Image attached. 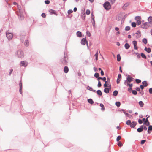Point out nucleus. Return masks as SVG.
Instances as JSON below:
<instances>
[{
    "label": "nucleus",
    "mask_w": 152,
    "mask_h": 152,
    "mask_svg": "<svg viewBox=\"0 0 152 152\" xmlns=\"http://www.w3.org/2000/svg\"><path fill=\"white\" fill-rule=\"evenodd\" d=\"M102 86V84L100 81H98V84L97 86L98 87H100Z\"/></svg>",
    "instance_id": "8fccbe9b"
},
{
    "label": "nucleus",
    "mask_w": 152,
    "mask_h": 152,
    "mask_svg": "<svg viewBox=\"0 0 152 152\" xmlns=\"http://www.w3.org/2000/svg\"><path fill=\"white\" fill-rule=\"evenodd\" d=\"M81 43L83 45H86V43L88 48V43L86 38H83L82 39L81 41Z\"/></svg>",
    "instance_id": "6e6552de"
},
{
    "label": "nucleus",
    "mask_w": 152,
    "mask_h": 152,
    "mask_svg": "<svg viewBox=\"0 0 152 152\" xmlns=\"http://www.w3.org/2000/svg\"><path fill=\"white\" fill-rule=\"evenodd\" d=\"M148 23L146 22L144 23L142 25L140 26V27L144 28V29H147L148 28L149 26L148 25Z\"/></svg>",
    "instance_id": "423d86ee"
},
{
    "label": "nucleus",
    "mask_w": 152,
    "mask_h": 152,
    "mask_svg": "<svg viewBox=\"0 0 152 152\" xmlns=\"http://www.w3.org/2000/svg\"><path fill=\"white\" fill-rule=\"evenodd\" d=\"M41 16L43 18H45L46 17V14L45 13H43L41 14Z\"/></svg>",
    "instance_id": "4d7b16f0"
},
{
    "label": "nucleus",
    "mask_w": 152,
    "mask_h": 152,
    "mask_svg": "<svg viewBox=\"0 0 152 152\" xmlns=\"http://www.w3.org/2000/svg\"><path fill=\"white\" fill-rule=\"evenodd\" d=\"M131 120H128L126 122V124L128 126H130L131 125Z\"/></svg>",
    "instance_id": "e433bc0d"
},
{
    "label": "nucleus",
    "mask_w": 152,
    "mask_h": 152,
    "mask_svg": "<svg viewBox=\"0 0 152 152\" xmlns=\"http://www.w3.org/2000/svg\"><path fill=\"white\" fill-rule=\"evenodd\" d=\"M117 61H120L121 60V57L119 54H118L117 55Z\"/></svg>",
    "instance_id": "cd10ccee"
},
{
    "label": "nucleus",
    "mask_w": 152,
    "mask_h": 152,
    "mask_svg": "<svg viewBox=\"0 0 152 152\" xmlns=\"http://www.w3.org/2000/svg\"><path fill=\"white\" fill-rule=\"evenodd\" d=\"M135 54L137 55V58H140V55L139 53H135Z\"/></svg>",
    "instance_id": "680f3d73"
},
{
    "label": "nucleus",
    "mask_w": 152,
    "mask_h": 152,
    "mask_svg": "<svg viewBox=\"0 0 152 152\" xmlns=\"http://www.w3.org/2000/svg\"><path fill=\"white\" fill-rule=\"evenodd\" d=\"M18 11H17L16 12L18 16V18L20 20H22L24 19V16L23 15V12L20 9L21 7L20 6L18 5Z\"/></svg>",
    "instance_id": "f257e3e1"
},
{
    "label": "nucleus",
    "mask_w": 152,
    "mask_h": 152,
    "mask_svg": "<svg viewBox=\"0 0 152 152\" xmlns=\"http://www.w3.org/2000/svg\"><path fill=\"white\" fill-rule=\"evenodd\" d=\"M107 81L108 82V83H107L108 85H109V83L110 84V78L108 77H107Z\"/></svg>",
    "instance_id": "e2e57ef3"
},
{
    "label": "nucleus",
    "mask_w": 152,
    "mask_h": 152,
    "mask_svg": "<svg viewBox=\"0 0 152 152\" xmlns=\"http://www.w3.org/2000/svg\"><path fill=\"white\" fill-rule=\"evenodd\" d=\"M45 3L46 4H48L50 3V1L49 0H45Z\"/></svg>",
    "instance_id": "13d9d810"
},
{
    "label": "nucleus",
    "mask_w": 152,
    "mask_h": 152,
    "mask_svg": "<svg viewBox=\"0 0 152 152\" xmlns=\"http://www.w3.org/2000/svg\"><path fill=\"white\" fill-rule=\"evenodd\" d=\"M139 104L140 106V107H143V106L144 103L142 101H140L139 102Z\"/></svg>",
    "instance_id": "f704fd0d"
},
{
    "label": "nucleus",
    "mask_w": 152,
    "mask_h": 152,
    "mask_svg": "<svg viewBox=\"0 0 152 152\" xmlns=\"http://www.w3.org/2000/svg\"><path fill=\"white\" fill-rule=\"evenodd\" d=\"M73 11L71 10H69L68 11V14L69 15L73 12Z\"/></svg>",
    "instance_id": "5fc2aeb1"
},
{
    "label": "nucleus",
    "mask_w": 152,
    "mask_h": 152,
    "mask_svg": "<svg viewBox=\"0 0 152 152\" xmlns=\"http://www.w3.org/2000/svg\"><path fill=\"white\" fill-rule=\"evenodd\" d=\"M86 88L88 90H89L91 91H93V92H96V91L95 90H94L91 87H90L89 86H87V87Z\"/></svg>",
    "instance_id": "2eb2a0df"
},
{
    "label": "nucleus",
    "mask_w": 152,
    "mask_h": 152,
    "mask_svg": "<svg viewBox=\"0 0 152 152\" xmlns=\"http://www.w3.org/2000/svg\"><path fill=\"white\" fill-rule=\"evenodd\" d=\"M124 47L126 49H128L130 47L129 45L127 43L125 44Z\"/></svg>",
    "instance_id": "4be33fe9"
},
{
    "label": "nucleus",
    "mask_w": 152,
    "mask_h": 152,
    "mask_svg": "<svg viewBox=\"0 0 152 152\" xmlns=\"http://www.w3.org/2000/svg\"><path fill=\"white\" fill-rule=\"evenodd\" d=\"M152 131V125H150L148 126V129L147 132L148 134L151 133V131Z\"/></svg>",
    "instance_id": "f3484780"
},
{
    "label": "nucleus",
    "mask_w": 152,
    "mask_h": 152,
    "mask_svg": "<svg viewBox=\"0 0 152 152\" xmlns=\"http://www.w3.org/2000/svg\"><path fill=\"white\" fill-rule=\"evenodd\" d=\"M6 36L8 40H11L12 38L13 35L11 33L7 32L6 33Z\"/></svg>",
    "instance_id": "0eeeda50"
},
{
    "label": "nucleus",
    "mask_w": 152,
    "mask_h": 152,
    "mask_svg": "<svg viewBox=\"0 0 152 152\" xmlns=\"http://www.w3.org/2000/svg\"><path fill=\"white\" fill-rule=\"evenodd\" d=\"M19 92L20 94H22V83L21 81H20L19 83Z\"/></svg>",
    "instance_id": "9d476101"
},
{
    "label": "nucleus",
    "mask_w": 152,
    "mask_h": 152,
    "mask_svg": "<svg viewBox=\"0 0 152 152\" xmlns=\"http://www.w3.org/2000/svg\"><path fill=\"white\" fill-rule=\"evenodd\" d=\"M150 122L149 121H148V122H143V125H145V126H149V125H150Z\"/></svg>",
    "instance_id": "58836bf2"
},
{
    "label": "nucleus",
    "mask_w": 152,
    "mask_h": 152,
    "mask_svg": "<svg viewBox=\"0 0 152 152\" xmlns=\"http://www.w3.org/2000/svg\"><path fill=\"white\" fill-rule=\"evenodd\" d=\"M121 137L120 135L118 136L116 138V141L117 142L119 141V140L121 139Z\"/></svg>",
    "instance_id": "de8ad7c7"
},
{
    "label": "nucleus",
    "mask_w": 152,
    "mask_h": 152,
    "mask_svg": "<svg viewBox=\"0 0 152 152\" xmlns=\"http://www.w3.org/2000/svg\"><path fill=\"white\" fill-rule=\"evenodd\" d=\"M13 70L12 69H10V72H9V75H10V76L11 75L12 72H13Z\"/></svg>",
    "instance_id": "774afa93"
},
{
    "label": "nucleus",
    "mask_w": 152,
    "mask_h": 152,
    "mask_svg": "<svg viewBox=\"0 0 152 152\" xmlns=\"http://www.w3.org/2000/svg\"><path fill=\"white\" fill-rule=\"evenodd\" d=\"M91 12L89 10H87L86 12V14L87 15H89L90 13Z\"/></svg>",
    "instance_id": "3c124183"
},
{
    "label": "nucleus",
    "mask_w": 152,
    "mask_h": 152,
    "mask_svg": "<svg viewBox=\"0 0 152 152\" xmlns=\"http://www.w3.org/2000/svg\"><path fill=\"white\" fill-rule=\"evenodd\" d=\"M143 131V128L142 126V125H141L140 127L137 128V131L139 132L140 133L142 132Z\"/></svg>",
    "instance_id": "4468645a"
},
{
    "label": "nucleus",
    "mask_w": 152,
    "mask_h": 152,
    "mask_svg": "<svg viewBox=\"0 0 152 152\" xmlns=\"http://www.w3.org/2000/svg\"><path fill=\"white\" fill-rule=\"evenodd\" d=\"M141 56L144 59H146L147 57L146 55L143 53H141Z\"/></svg>",
    "instance_id": "72a5a7b5"
},
{
    "label": "nucleus",
    "mask_w": 152,
    "mask_h": 152,
    "mask_svg": "<svg viewBox=\"0 0 152 152\" xmlns=\"http://www.w3.org/2000/svg\"><path fill=\"white\" fill-rule=\"evenodd\" d=\"M128 91L130 92L131 91H132V90H133L132 89V88H130V87H129L128 88Z\"/></svg>",
    "instance_id": "0e129e2a"
},
{
    "label": "nucleus",
    "mask_w": 152,
    "mask_h": 152,
    "mask_svg": "<svg viewBox=\"0 0 152 152\" xmlns=\"http://www.w3.org/2000/svg\"><path fill=\"white\" fill-rule=\"evenodd\" d=\"M88 101L89 103L91 104H93L94 103L93 100L91 98L88 99Z\"/></svg>",
    "instance_id": "bb28decb"
},
{
    "label": "nucleus",
    "mask_w": 152,
    "mask_h": 152,
    "mask_svg": "<svg viewBox=\"0 0 152 152\" xmlns=\"http://www.w3.org/2000/svg\"><path fill=\"white\" fill-rule=\"evenodd\" d=\"M69 71V68L68 66H64V72L65 73H67Z\"/></svg>",
    "instance_id": "dca6fc26"
},
{
    "label": "nucleus",
    "mask_w": 152,
    "mask_h": 152,
    "mask_svg": "<svg viewBox=\"0 0 152 152\" xmlns=\"http://www.w3.org/2000/svg\"><path fill=\"white\" fill-rule=\"evenodd\" d=\"M132 43L134 46H136L137 44V42L135 40H134L132 41Z\"/></svg>",
    "instance_id": "49530a36"
},
{
    "label": "nucleus",
    "mask_w": 152,
    "mask_h": 152,
    "mask_svg": "<svg viewBox=\"0 0 152 152\" xmlns=\"http://www.w3.org/2000/svg\"><path fill=\"white\" fill-rule=\"evenodd\" d=\"M127 76H128V77L126 78V80L129 83H130L133 81V79L132 77H129V75H128Z\"/></svg>",
    "instance_id": "ddd939ff"
},
{
    "label": "nucleus",
    "mask_w": 152,
    "mask_h": 152,
    "mask_svg": "<svg viewBox=\"0 0 152 152\" xmlns=\"http://www.w3.org/2000/svg\"><path fill=\"white\" fill-rule=\"evenodd\" d=\"M132 92L133 94L134 95H136L137 94V92L136 90H132Z\"/></svg>",
    "instance_id": "a18cd8bd"
},
{
    "label": "nucleus",
    "mask_w": 152,
    "mask_h": 152,
    "mask_svg": "<svg viewBox=\"0 0 152 152\" xmlns=\"http://www.w3.org/2000/svg\"><path fill=\"white\" fill-rule=\"evenodd\" d=\"M135 81L137 84H139L141 82V80L140 79H135Z\"/></svg>",
    "instance_id": "79ce46f5"
},
{
    "label": "nucleus",
    "mask_w": 152,
    "mask_h": 152,
    "mask_svg": "<svg viewBox=\"0 0 152 152\" xmlns=\"http://www.w3.org/2000/svg\"><path fill=\"white\" fill-rule=\"evenodd\" d=\"M118 94V91L117 90H115L113 92V94L114 96H116Z\"/></svg>",
    "instance_id": "393cba45"
},
{
    "label": "nucleus",
    "mask_w": 152,
    "mask_h": 152,
    "mask_svg": "<svg viewBox=\"0 0 152 152\" xmlns=\"http://www.w3.org/2000/svg\"><path fill=\"white\" fill-rule=\"evenodd\" d=\"M135 19L137 21L140 20L141 19V18L140 16H137L135 17Z\"/></svg>",
    "instance_id": "c756f323"
},
{
    "label": "nucleus",
    "mask_w": 152,
    "mask_h": 152,
    "mask_svg": "<svg viewBox=\"0 0 152 152\" xmlns=\"http://www.w3.org/2000/svg\"><path fill=\"white\" fill-rule=\"evenodd\" d=\"M144 50L148 53H150L151 51V49L150 48H147L145 47L144 48Z\"/></svg>",
    "instance_id": "a211bd4d"
},
{
    "label": "nucleus",
    "mask_w": 152,
    "mask_h": 152,
    "mask_svg": "<svg viewBox=\"0 0 152 152\" xmlns=\"http://www.w3.org/2000/svg\"><path fill=\"white\" fill-rule=\"evenodd\" d=\"M49 12L50 13V14L57 15V14L56 13V12L55 11L53 10H50L49 11Z\"/></svg>",
    "instance_id": "b1692460"
},
{
    "label": "nucleus",
    "mask_w": 152,
    "mask_h": 152,
    "mask_svg": "<svg viewBox=\"0 0 152 152\" xmlns=\"http://www.w3.org/2000/svg\"><path fill=\"white\" fill-rule=\"evenodd\" d=\"M142 42L145 44H146L147 43V39L145 38H144L142 40Z\"/></svg>",
    "instance_id": "4c0bfd02"
},
{
    "label": "nucleus",
    "mask_w": 152,
    "mask_h": 152,
    "mask_svg": "<svg viewBox=\"0 0 152 152\" xmlns=\"http://www.w3.org/2000/svg\"><path fill=\"white\" fill-rule=\"evenodd\" d=\"M103 7L106 10H108L111 8V6L109 2L106 1L103 4Z\"/></svg>",
    "instance_id": "7ed1b4c3"
},
{
    "label": "nucleus",
    "mask_w": 152,
    "mask_h": 152,
    "mask_svg": "<svg viewBox=\"0 0 152 152\" xmlns=\"http://www.w3.org/2000/svg\"><path fill=\"white\" fill-rule=\"evenodd\" d=\"M137 124V122L135 121H133L132 122L131 125L130 126L131 128H134Z\"/></svg>",
    "instance_id": "1a4fd4ad"
},
{
    "label": "nucleus",
    "mask_w": 152,
    "mask_h": 152,
    "mask_svg": "<svg viewBox=\"0 0 152 152\" xmlns=\"http://www.w3.org/2000/svg\"><path fill=\"white\" fill-rule=\"evenodd\" d=\"M135 90L136 91H140V87H136L135 88Z\"/></svg>",
    "instance_id": "bf43d9fd"
},
{
    "label": "nucleus",
    "mask_w": 152,
    "mask_h": 152,
    "mask_svg": "<svg viewBox=\"0 0 152 152\" xmlns=\"http://www.w3.org/2000/svg\"><path fill=\"white\" fill-rule=\"evenodd\" d=\"M100 106L101 107V110L102 111H104L105 110V108L103 104L102 103H100Z\"/></svg>",
    "instance_id": "7c9ffc66"
},
{
    "label": "nucleus",
    "mask_w": 152,
    "mask_h": 152,
    "mask_svg": "<svg viewBox=\"0 0 152 152\" xmlns=\"http://www.w3.org/2000/svg\"><path fill=\"white\" fill-rule=\"evenodd\" d=\"M149 92L150 94H152V88H150L149 89Z\"/></svg>",
    "instance_id": "338daca9"
},
{
    "label": "nucleus",
    "mask_w": 152,
    "mask_h": 152,
    "mask_svg": "<svg viewBox=\"0 0 152 152\" xmlns=\"http://www.w3.org/2000/svg\"><path fill=\"white\" fill-rule=\"evenodd\" d=\"M138 122L139 124H141L142 123V120L140 119H139L138 120Z\"/></svg>",
    "instance_id": "69168bd1"
},
{
    "label": "nucleus",
    "mask_w": 152,
    "mask_h": 152,
    "mask_svg": "<svg viewBox=\"0 0 152 152\" xmlns=\"http://www.w3.org/2000/svg\"><path fill=\"white\" fill-rule=\"evenodd\" d=\"M97 94L99 96H101L102 95V93L101 91L100 90H98L97 91H96V92Z\"/></svg>",
    "instance_id": "5701e85b"
},
{
    "label": "nucleus",
    "mask_w": 152,
    "mask_h": 152,
    "mask_svg": "<svg viewBox=\"0 0 152 152\" xmlns=\"http://www.w3.org/2000/svg\"><path fill=\"white\" fill-rule=\"evenodd\" d=\"M117 145L121 147V146H122L123 144L121 143V142L120 141H118V142Z\"/></svg>",
    "instance_id": "c03bdc74"
},
{
    "label": "nucleus",
    "mask_w": 152,
    "mask_h": 152,
    "mask_svg": "<svg viewBox=\"0 0 152 152\" xmlns=\"http://www.w3.org/2000/svg\"><path fill=\"white\" fill-rule=\"evenodd\" d=\"M144 87H145V86L142 85H140V89H141L142 90L144 88Z\"/></svg>",
    "instance_id": "6e6d98bb"
},
{
    "label": "nucleus",
    "mask_w": 152,
    "mask_h": 152,
    "mask_svg": "<svg viewBox=\"0 0 152 152\" xmlns=\"http://www.w3.org/2000/svg\"><path fill=\"white\" fill-rule=\"evenodd\" d=\"M142 85L145 86V87H146L148 86V84L147 83V82L145 80L143 81L142 82Z\"/></svg>",
    "instance_id": "6ab92c4d"
},
{
    "label": "nucleus",
    "mask_w": 152,
    "mask_h": 152,
    "mask_svg": "<svg viewBox=\"0 0 152 152\" xmlns=\"http://www.w3.org/2000/svg\"><path fill=\"white\" fill-rule=\"evenodd\" d=\"M127 85L129 86V87L132 88L133 86V84L132 83L130 84L128 83H127Z\"/></svg>",
    "instance_id": "052dcab7"
},
{
    "label": "nucleus",
    "mask_w": 152,
    "mask_h": 152,
    "mask_svg": "<svg viewBox=\"0 0 152 152\" xmlns=\"http://www.w3.org/2000/svg\"><path fill=\"white\" fill-rule=\"evenodd\" d=\"M28 62L26 61H20V66H23L26 67L28 65Z\"/></svg>",
    "instance_id": "39448f33"
},
{
    "label": "nucleus",
    "mask_w": 152,
    "mask_h": 152,
    "mask_svg": "<svg viewBox=\"0 0 152 152\" xmlns=\"http://www.w3.org/2000/svg\"><path fill=\"white\" fill-rule=\"evenodd\" d=\"M129 4L128 3H125L123 7V9L124 10H125L127 7L129 5Z\"/></svg>",
    "instance_id": "aec40b11"
},
{
    "label": "nucleus",
    "mask_w": 152,
    "mask_h": 152,
    "mask_svg": "<svg viewBox=\"0 0 152 152\" xmlns=\"http://www.w3.org/2000/svg\"><path fill=\"white\" fill-rule=\"evenodd\" d=\"M24 45L25 46L27 47L29 45V41L28 40H26L24 42Z\"/></svg>",
    "instance_id": "2f4dec72"
},
{
    "label": "nucleus",
    "mask_w": 152,
    "mask_h": 152,
    "mask_svg": "<svg viewBox=\"0 0 152 152\" xmlns=\"http://www.w3.org/2000/svg\"><path fill=\"white\" fill-rule=\"evenodd\" d=\"M15 55L19 58H22L24 56L23 52L21 50H18L15 53Z\"/></svg>",
    "instance_id": "f03ea898"
},
{
    "label": "nucleus",
    "mask_w": 152,
    "mask_h": 152,
    "mask_svg": "<svg viewBox=\"0 0 152 152\" xmlns=\"http://www.w3.org/2000/svg\"><path fill=\"white\" fill-rule=\"evenodd\" d=\"M141 21L139 20V21H137V22H136V23L137 25H139L141 24Z\"/></svg>",
    "instance_id": "864d4df0"
},
{
    "label": "nucleus",
    "mask_w": 152,
    "mask_h": 152,
    "mask_svg": "<svg viewBox=\"0 0 152 152\" xmlns=\"http://www.w3.org/2000/svg\"><path fill=\"white\" fill-rule=\"evenodd\" d=\"M148 20L149 23H152V16H150L148 18Z\"/></svg>",
    "instance_id": "412c9836"
},
{
    "label": "nucleus",
    "mask_w": 152,
    "mask_h": 152,
    "mask_svg": "<svg viewBox=\"0 0 152 152\" xmlns=\"http://www.w3.org/2000/svg\"><path fill=\"white\" fill-rule=\"evenodd\" d=\"M142 126L143 130H147V128L144 125H142Z\"/></svg>",
    "instance_id": "09e8293b"
},
{
    "label": "nucleus",
    "mask_w": 152,
    "mask_h": 152,
    "mask_svg": "<svg viewBox=\"0 0 152 152\" xmlns=\"http://www.w3.org/2000/svg\"><path fill=\"white\" fill-rule=\"evenodd\" d=\"M145 140H141L140 142V144L141 145L144 144L146 141Z\"/></svg>",
    "instance_id": "603ef678"
},
{
    "label": "nucleus",
    "mask_w": 152,
    "mask_h": 152,
    "mask_svg": "<svg viewBox=\"0 0 152 152\" xmlns=\"http://www.w3.org/2000/svg\"><path fill=\"white\" fill-rule=\"evenodd\" d=\"M76 34L77 36L79 37H81L82 36V33L79 31H78L76 33Z\"/></svg>",
    "instance_id": "a878e982"
},
{
    "label": "nucleus",
    "mask_w": 152,
    "mask_h": 152,
    "mask_svg": "<svg viewBox=\"0 0 152 152\" xmlns=\"http://www.w3.org/2000/svg\"><path fill=\"white\" fill-rule=\"evenodd\" d=\"M65 55L63 58L61 59V62L63 64L66 65L67 63V58H66V56Z\"/></svg>",
    "instance_id": "20e7f679"
},
{
    "label": "nucleus",
    "mask_w": 152,
    "mask_h": 152,
    "mask_svg": "<svg viewBox=\"0 0 152 152\" xmlns=\"http://www.w3.org/2000/svg\"><path fill=\"white\" fill-rule=\"evenodd\" d=\"M130 29V27L129 26H126L125 28V30L126 31H128Z\"/></svg>",
    "instance_id": "37998d69"
},
{
    "label": "nucleus",
    "mask_w": 152,
    "mask_h": 152,
    "mask_svg": "<svg viewBox=\"0 0 152 152\" xmlns=\"http://www.w3.org/2000/svg\"><path fill=\"white\" fill-rule=\"evenodd\" d=\"M81 16L82 19L83 20L85 19L86 17V15L84 13H82L81 14Z\"/></svg>",
    "instance_id": "473e14b6"
},
{
    "label": "nucleus",
    "mask_w": 152,
    "mask_h": 152,
    "mask_svg": "<svg viewBox=\"0 0 152 152\" xmlns=\"http://www.w3.org/2000/svg\"><path fill=\"white\" fill-rule=\"evenodd\" d=\"M136 23L134 22H132L131 23V25L133 27H135L136 26Z\"/></svg>",
    "instance_id": "a19ab883"
},
{
    "label": "nucleus",
    "mask_w": 152,
    "mask_h": 152,
    "mask_svg": "<svg viewBox=\"0 0 152 152\" xmlns=\"http://www.w3.org/2000/svg\"><path fill=\"white\" fill-rule=\"evenodd\" d=\"M121 78V75L120 74H119L118 75V77L116 80V82L117 84H118L120 83Z\"/></svg>",
    "instance_id": "9b49d317"
},
{
    "label": "nucleus",
    "mask_w": 152,
    "mask_h": 152,
    "mask_svg": "<svg viewBox=\"0 0 152 152\" xmlns=\"http://www.w3.org/2000/svg\"><path fill=\"white\" fill-rule=\"evenodd\" d=\"M25 37L24 36H20V40L21 42H23Z\"/></svg>",
    "instance_id": "c85d7f7f"
},
{
    "label": "nucleus",
    "mask_w": 152,
    "mask_h": 152,
    "mask_svg": "<svg viewBox=\"0 0 152 152\" xmlns=\"http://www.w3.org/2000/svg\"><path fill=\"white\" fill-rule=\"evenodd\" d=\"M99 76V73L97 72H96L94 74V76L96 78H97Z\"/></svg>",
    "instance_id": "ea45409f"
},
{
    "label": "nucleus",
    "mask_w": 152,
    "mask_h": 152,
    "mask_svg": "<svg viewBox=\"0 0 152 152\" xmlns=\"http://www.w3.org/2000/svg\"><path fill=\"white\" fill-rule=\"evenodd\" d=\"M111 88H105L104 89V91L105 93L108 94Z\"/></svg>",
    "instance_id": "f8f14e48"
},
{
    "label": "nucleus",
    "mask_w": 152,
    "mask_h": 152,
    "mask_svg": "<svg viewBox=\"0 0 152 152\" xmlns=\"http://www.w3.org/2000/svg\"><path fill=\"white\" fill-rule=\"evenodd\" d=\"M115 104L117 107L118 108L120 107L121 105V103L119 101L116 102L115 103Z\"/></svg>",
    "instance_id": "c9c22d12"
}]
</instances>
